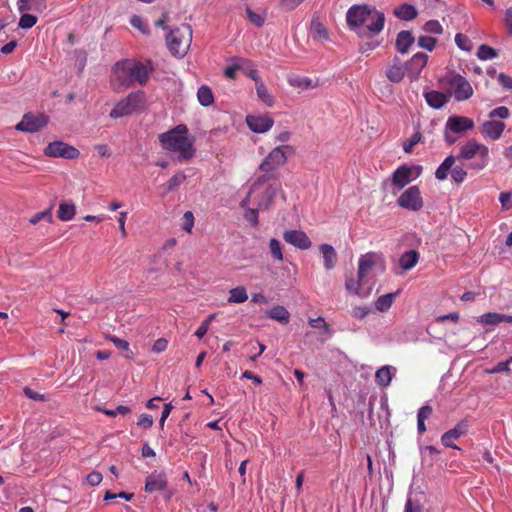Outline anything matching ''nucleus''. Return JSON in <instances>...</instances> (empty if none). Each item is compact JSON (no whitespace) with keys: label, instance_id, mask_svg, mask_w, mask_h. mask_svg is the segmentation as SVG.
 <instances>
[{"label":"nucleus","instance_id":"obj_1","mask_svg":"<svg viewBox=\"0 0 512 512\" xmlns=\"http://www.w3.org/2000/svg\"><path fill=\"white\" fill-rule=\"evenodd\" d=\"M386 268L385 258L382 253L368 252L360 256L356 277H349L345 281V288L349 294L360 298H367L374 285L372 272L378 270L384 272Z\"/></svg>","mask_w":512,"mask_h":512},{"label":"nucleus","instance_id":"obj_2","mask_svg":"<svg viewBox=\"0 0 512 512\" xmlns=\"http://www.w3.org/2000/svg\"><path fill=\"white\" fill-rule=\"evenodd\" d=\"M158 139L162 149L178 162H188L195 156L194 138L189 136V130L184 124L159 134Z\"/></svg>","mask_w":512,"mask_h":512},{"label":"nucleus","instance_id":"obj_3","mask_svg":"<svg viewBox=\"0 0 512 512\" xmlns=\"http://www.w3.org/2000/svg\"><path fill=\"white\" fill-rule=\"evenodd\" d=\"M153 71L152 65L134 59H125L115 63L112 69V83L116 89H126L135 83L145 85Z\"/></svg>","mask_w":512,"mask_h":512},{"label":"nucleus","instance_id":"obj_4","mask_svg":"<svg viewBox=\"0 0 512 512\" xmlns=\"http://www.w3.org/2000/svg\"><path fill=\"white\" fill-rule=\"evenodd\" d=\"M292 154H294V148L291 145H280L271 150L259 167L265 174L253 184L250 193H255L264 183L268 182L273 177L272 172L283 166Z\"/></svg>","mask_w":512,"mask_h":512},{"label":"nucleus","instance_id":"obj_5","mask_svg":"<svg viewBox=\"0 0 512 512\" xmlns=\"http://www.w3.org/2000/svg\"><path fill=\"white\" fill-rule=\"evenodd\" d=\"M477 157V160L469 165L470 169L480 171L484 169L489 160V149L484 144L479 143L475 139L468 140L460 148L458 158L462 160H470Z\"/></svg>","mask_w":512,"mask_h":512},{"label":"nucleus","instance_id":"obj_6","mask_svg":"<svg viewBox=\"0 0 512 512\" xmlns=\"http://www.w3.org/2000/svg\"><path fill=\"white\" fill-rule=\"evenodd\" d=\"M192 42V28L188 24L173 29L167 36V45L172 54L183 57Z\"/></svg>","mask_w":512,"mask_h":512},{"label":"nucleus","instance_id":"obj_7","mask_svg":"<svg viewBox=\"0 0 512 512\" xmlns=\"http://www.w3.org/2000/svg\"><path fill=\"white\" fill-rule=\"evenodd\" d=\"M145 102L144 93L141 91L132 92L124 99L120 100L110 112L113 119L129 116L140 110Z\"/></svg>","mask_w":512,"mask_h":512},{"label":"nucleus","instance_id":"obj_8","mask_svg":"<svg viewBox=\"0 0 512 512\" xmlns=\"http://www.w3.org/2000/svg\"><path fill=\"white\" fill-rule=\"evenodd\" d=\"M420 166H399L392 174L391 182L397 190L403 189L406 185L417 179L421 174Z\"/></svg>","mask_w":512,"mask_h":512},{"label":"nucleus","instance_id":"obj_9","mask_svg":"<svg viewBox=\"0 0 512 512\" xmlns=\"http://www.w3.org/2000/svg\"><path fill=\"white\" fill-rule=\"evenodd\" d=\"M374 9L375 8L370 7L367 4L353 5L348 9L346 14L348 26L352 30L360 28L366 21H369Z\"/></svg>","mask_w":512,"mask_h":512},{"label":"nucleus","instance_id":"obj_10","mask_svg":"<svg viewBox=\"0 0 512 512\" xmlns=\"http://www.w3.org/2000/svg\"><path fill=\"white\" fill-rule=\"evenodd\" d=\"M397 204L410 211H419L424 202L418 186H411L406 189L397 199Z\"/></svg>","mask_w":512,"mask_h":512},{"label":"nucleus","instance_id":"obj_11","mask_svg":"<svg viewBox=\"0 0 512 512\" xmlns=\"http://www.w3.org/2000/svg\"><path fill=\"white\" fill-rule=\"evenodd\" d=\"M44 154L48 157H62L66 159H75L80 152L75 147L68 145L62 141L49 143L44 150Z\"/></svg>","mask_w":512,"mask_h":512},{"label":"nucleus","instance_id":"obj_12","mask_svg":"<svg viewBox=\"0 0 512 512\" xmlns=\"http://www.w3.org/2000/svg\"><path fill=\"white\" fill-rule=\"evenodd\" d=\"M47 117L43 114L27 113L16 125V129L24 132L34 133L42 129L47 124Z\"/></svg>","mask_w":512,"mask_h":512},{"label":"nucleus","instance_id":"obj_13","mask_svg":"<svg viewBox=\"0 0 512 512\" xmlns=\"http://www.w3.org/2000/svg\"><path fill=\"white\" fill-rule=\"evenodd\" d=\"M450 86L456 100L464 101L473 94V89L468 80L460 74L453 75L450 80Z\"/></svg>","mask_w":512,"mask_h":512},{"label":"nucleus","instance_id":"obj_14","mask_svg":"<svg viewBox=\"0 0 512 512\" xmlns=\"http://www.w3.org/2000/svg\"><path fill=\"white\" fill-rule=\"evenodd\" d=\"M167 487V474L164 471H154L146 477L144 491L146 493L164 492Z\"/></svg>","mask_w":512,"mask_h":512},{"label":"nucleus","instance_id":"obj_15","mask_svg":"<svg viewBox=\"0 0 512 512\" xmlns=\"http://www.w3.org/2000/svg\"><path fill=\"white\" fill-rule=\"evenodd\" d=\"M246 124L254 133H266L274 125V120L268 115H248L246 116Z\"/></svg>","mask_w":512,"mask_h":512},{"label":"nucleus","instance_id":"obj_16","mask_svg":"<svg viewBox=\"0 0 512 512\" xmlns=\"http://www.w3.org/2000/svg\"><path fill=\"white\" fill-rule=\"evenodd\" d=\"M283 239L288 244L301 249L307 250L312 246V242L304 231L301 230H285Z\"/></svg>","mask_w":512,"mask_h":512},{"label":"nucleus","instance_id":"obj_17","mask_svg":"<svg viewBox=\"0 0 512 512\" xmlns=\"http://www.w3.org/2000/svg\"><path fill=\"white\" fill-rule=\"evenodd\" d=\"M445 128L454 134H460L472 130L474 121L465 116H451L447 119Z\"/></svg>","mask_w":512,"mask_h":512},{"label":"nucleus","instance_id":"obj_18","mask_svg":"<svg viewBox=\"0 0 512 512\" xmlns=\"http://www.w3.org/2000/svg\"><path fill=\"white\" fill-rule=\"evenodd\" d=\"M428 61V55L422 52L416 53L406 63V71L408 72L409 78L414 81L418 79L421 71L426 66Z\"/></svg>","mask_w":512,"mask_h":512},{"label":"nucleus","instance_id":"obj_19","mask_svg":"<svg viewBox=\"0 0 512 512\" xmlns=\"http://www.w3.org/2000/svg\"><path fill=\"white\" fill-rule=\"evenodd\" d=\"M468 421L467 420H461L454 428L450 429L449 431L445 432L441 436V442L445 447H451L454 449H459L457 445H455L452 441L453 439H458L461 436L465 435L468 431Z\"/></svg>","mask_w":512,"mask_h":512},{"label":"nucleus","instance_id":"obj_20","mask_svg":"<svg viewBox=\"0 0 512 512\" xmlns=\"http://www.w3.org/2000/svg\"><path fill=\"white\" fill-rule=\"evenodd\" d=\"M505 127V124L501 121L488 120L481 125V132L486 138L498 140L502 136Z\"/></svg>","mask_w":512,"mask_h":512},{"label":"nucleus","instance_id":"obj_21","mask_svg":"<svg viewBox=\"0 0 512 512\" xmlns=\"http://www.w3.org/2000/svg\"><path fill=\"white\" fill-rule=\"evenodd\" d=\"M406 72V67L402 64L398 57H394L388 64L386 69V77L393 83H399L403 80Z\"/></svg>","mask_w":512,"mask_h":512},{"label":"nucleus","instance_id":"obj_22","mask_svg":"<svg viewBox=\"0 0 512 512\" xmlns=\"http://www.w3.org/2000/svg\"><path fill=\"white\" fill-rule=\"evenodd\" d=\"M477 323L483 325L495 326L502 322H512V315H506L496 312L485 313L477 318Z\"/></svg>","mask_w":512,"mask_h":512},{"label":"nucleus","instance_id":"obj_23","mask_svg":"<svg viewBox=\"0 0 512 512\" xmlns=\"http://www.w3.org/2000/svg\"><path fill=\"white\" fill-rule=\"evenodd\" d=\"M319 251L322 254L324 267L326 270H332L337 264V253L334 247L330 244H321Z\"/></svg>","mask_w":512,"mask_h":512},{"label":"nucleus","instance_id":"obj_24","mask_svg":"<svg viewBox=\"0 0 512 512\" xmlns=\"http://www.w3.org/2000/svg\"><path fill=\"white\" fill-rule=\"evenodd\" d=\"M414 42L415 38L410 31H400L396 38V49L401 54H406Z\"/></svg>","mask_w":512,"mask_h":512},{"label":"nucleus","instance_id":"obj_25","mask_svg":"<svg viewBox=\"0 0 512 512\" xmlns=\"http://www.w3.org/2000/svg\"><path fill=\"white\" fill-rule=\"evenodd\" d=\"M310 35L316 41L329 40V33L327 28L318 19H313L311 21Z\"/></svg>","mask_w":512,"mask_h":512},{"label":"nucleus","instance_id":"obj_26","mask_svg":"<svg viewBox=\"0 0 512 512\" xmlns=\"http://www.w3.org/2000/svg\"><path fill=\"white\" fill-rule=\"evenodd\" d=\"M427 104L434 108L440 109L442 108L448 101L447 96L438 91H429L424 94Z\"/></svg>","mask_w":512,"mask_h":512},{"label":"nucleus","instance_id":"obj_27","mask_svg":"<svg viewBox=\"0 0 512 512\" xmlns=\"http://www.w3.org/2000/svg\"><path fill=\"white\" fill-rule=\"evenodd\" d=\"M76 214V206L71 201H62L59 204L57 217L61 221H70Z\"/></svg>","mask_w":512,"mask_h":512},{"label":"nucleus","instance_id":"obj_28","mask_svg":"<svg viewBox=\"0 0 512 512\" xmlns=\"http://www.w3.org/2000/svg\"><path fill=\"white\" fill-rule=\"evenodd\" d=\"M370 23L367 25V29L372 34H378L383 30L385 16L383 12L374 9L370 17Z\"/></svg>","mask_w":512,"mask_h":512},{"label":"nucleus","instance_id":"obj_29","mask_svg":"<svg viewBox=\"0 0 512 512\" xmlns=\"http://www.w3.org/2000/svg\"><path fill=\"white\" fill-rule=\"evenodd\" d=\"M278 190V187L276 185L270 184L268 185L264 192L261 200L258 202V209L259 210H266L270 207V205L273 202V199L276 195V192Z\"/></svg>","mask_w":512,"mask_h":512},{"label":"nucleus","instance_id":"obj_30","mask_svg":"<svg viewBox=\"0 0 512 512\" xmlns=\"http://www.w3.org/2000/svg\"><path fill=\"white\" fill-rule=\"evenodd\" d=\"M419 259V255L415 250H409L404 252L399 258V265L404 270H410L413 268Z\"/></svg>","mask_w":512,"mask_h":512},{"label":"nucleus","instance_id":"obj_31","mask_svg":"<svg viewBox=\"0 0 512 512\" xmlns=\"http://www.w3.org/2000/svg\"><path fill=\"white\" fill-rule=\"evenodd\" d=\"M266 315L273 320L280 323L287 324L289 322L290 314L288 310L281 305H276L266 312Z\"/></svg>","mask_w":512,"mask_h":512},{"label":"nucleus","instance_id":"obj_32","mask_svg":"<svg viewBox=\"0 0 512 512\" xmlns=\"http://www.w3.org/2000/svg\"><path fill=\"white\" fill-rule=\"evenodd\" d=\"M455 164V157L450 155L444 159V161L440 164L435 172V177L439 181H444L447 179L449 172L453 165Z\"/></svg>","mask_w":512,"mask_h":512},{"label":"nucleus","instance_id":"obj_33","mask_svg":"<svg viewBox=\"0 0 512 512\" xmlns=\"http://www.w3.org/2000/svg\"><path fill=\"white\" fill-rule=\"evenodd\" d=\"M417 10L413 5L402 4L394 10V15L405 21L413 20L417 17Z\"/></svg>","mask_w":512,"mask_h":512},{"label":"nucleus","instance_id":"obj_34","mask_svg":"<svg viewBox=\"0 0 512 512\" xmlns=\"http://www.w3.org/2000/svg\"><path fill=\"white\" fill-rule=\"evenodd\" d=\"M248 299V293L244 286H237L230 289L228 303L240 304L244 303Z\"/></svg>","mask_w":512,"mask_h":512},{"label":"nucleus","instance_id":"obj_35","mask_svg":"<svg viewBox=\"0 0 512 512\" xmlns=\"http://www.w3.org/2000/svg\"><path fill=\"white\" fill-rule=\"evenodd\" d=\"M256 93L258 98L268 107H272L275 103L274 96L269 92L263 82L256 84Z\"/></svg>","mask_w":512,"mask_h":512},{"label":"nucleus","instance_id":"obj_36","mask_svg":"<svg viewBox=\"0 0 512 512\" xmlns=\"http://www.w3.org/2000/svg\"><path fill=\"white\" fill-rule=\"evenodd\" d=\"M393 374L390 366H383L375 373V380L378 385L386 387L390 384Z\"/></svg>","mask_w":512,"mask_h":512},{"label":"nucleus","instance_id":"obj_37","mask_svg":"<svg viewBox=\"0 0 512 512\" xmlns=\"http://www.w3.org/2000/svg\"><path fill=\"white\" fill-rule=\"evenodd\" d=\"M395 296V293H388L378 297L375 301V308L379 312H386L392 306Z\"/></svg>","mask_w":512,"mask_h":512},{"label":"nucleus","instance_id":"obj_38","mask_svg":"<svg viewBox=\"0 0 512 512\" xmlns=\"http://www.w3.org/2000/svg\"><path fill=\"white\" fill-rule=\"evenodd\" d=\"M197 98L199 103L205 107L210 106L214 102L212 90L206 85L198 89Z\"/></svg>","mask_w":512,"mask_h":512},{"label":"nucleus","instance_id":"obj_39","mask_svg":"<svg viewBox=\"0 0 512 512\" xmlns=\"http://www.w3.org/2000/svg\"><path fill=\"white\" fill-rule=\"evenodd\" d=\"M186 179V175L183 172H178L173 175L165 185H163L164 194H167L177 189L180 184Z\"/></svg>","mask_w":512,"mask_h":512},{"label":"nucleus","instance_id":"obj_40","mask_svg":"<svg viewBox=\"0 0 512 512\" xmlns=\"http://www.w3.org/2000/svg\"><path fill=\"white\" fill-rule=\"evenodd\" d=\"M497 56H498L497 51L494 48H492L486 44H482L478 48L477 57L480 60H489V59L496 58Z\"/></svg>","mask_w":512,"mask_h":512},{"label":"nucleus","instance_id":"obj_41","mask_svg":"<svg viewBox=\"0 0 512 512\" xmlns=\"http://www.w3.org/2000/svg\"><path fill=\"white\" fill-rule=\"evenodd\" d=\"M269 250L272 257L277 261H283L282 245L279 240L272 238L269 241Z\"/></svg>","mask_w":512,"mask_h":512},{"label":"nucleus","instance_id":"obj_42","mask_svg":"<svg viewBox=\"0 0 512 512\" xmlns=\"http://www.w3.org/2000/svg\"><path fill=\"white\" fill-rule=\"evenodd\" d=\"M22 15L19 19L18 26L21 29H30L37 23V17L28 14L27 12H21Z\"/></svg>","mask_w":512,"mask_h":512},{"label":"nucleus","instance_id":"obj_43","mask_svg":"<svg viewBox=\"0 0 512 512\" xmlns=\"http://www.w3.org/2000/svg\"><path fill=\"white\" fill-rule=\"evenodd\" d=\"M246 14L249 21L254 24L256 27H261L265 22V15L261 13H257L253 11L251 8H246Z\"/></svg>","mask_w":512,"mask_h":512},{"label":"nucleus","instance_id":"obj_44","mask_svg":"<svg viewBox=\"0 0 512 512\" xmlns=\"http://www.w3.org/2000/svg\"><path fill=\"white\" fill-rule=\"evenodd\" d=\"M41 220H46L48 223H52L53 222V216H52V208H48L42 212H38L36 213L35 215H33L29 222L31 224H37L39 221Z\"/></svg>","mask_w":512,"mask_h":512},{"label":"nucleus","instance_id":"obj_45","mask_svg":"<svg viewBox=\"0 0 512 512\" xmlns=\"http://www.w3.org/2000/svg\"><path fill=\"white\" fill-rule=\"evenodd\" d=\"M110 341L118 348V349H121L123 351L126 352V354L124 355L125 358L127 359H131L132 356H133V353L131 352L130 350V347H129V343L124 340V339H120L118 337H115V336H112L110 337Z\"/></svg>","mask_w":512,"mask_h":512},{"label":"nucleus","instance_id":"obj_46","mask_svg":"<svg viewBox=\"0 0 512 512\" xmlns=\"http://www.w3.org/2000/svg\"><path fill=\"white\" fill-rule=\"evenodd\" d=\"M436 43V38L430 36H420L417 41V44L420 48L426 49L428 51H433Z\"/></svg>","mask_w":512,"mask_h":512},{"label":"nucleus","instance_id":"obj_47","mask_svg":"<svg viewBox=\"0 0 512 512\" xmlns=\"http://www.w3.org/2000/svg\"><path fill=\"white\" fill-rule=\"evenodd\" d=\"M455 43L461 50L471 51L472 49V43L470 39L462 33H457L455 35Z\"/></svg>","mask_w":512,"mask_h":512},{"label":"nucleus","instance_id":"obj_48","mask_svg":"<svg viewBox=\"0 0 512 512\" xmlns=\"http://www.w3.org/2000/svg\"><path fill=\"white\" fill-rule=\"evenodd\" d=\"M423 30L432 34H442L443 27L438 20H429L423 26Z\"/></svg>","mask_w":512,"mask_h":512},{"label":"nucleus","instance_id":"obj_49","mask_svg":"<svg viewBox=\"0 0 512 512\" xmlns=\"http://www.w3.org/2000/svg\"><path fill=\"white\" fill-rule=\"evenodd\" d=\"M422 139V135L419 131H416L411 137L410 139H408L407 141H405L403 143V149L406 153H411L412 150H413V147L418 144Z\"/></svg>","mask_w":512,"mask_h":512},{"label":"nucleus","instance_id":"obj_50","mask_svg":"<svg viewBox=\"0 0 512 512\" xmlns=\"http://www.w3.org/2000/svg\"><path fill=\"white\" fill-rule=\"evenodd\" d=\"M289 84L291 86L299 87L302 89H310V88L314 87L313 82L310 78H301V77L293 78V79L289 80Z\"/></svg>","mask_w":512,"mask_h":512},{"label":"nucleus","instance_id":"obj_51","mask_svg":"<svg viewBox=\"0 0 512 512\" xmlns=\"http://www.w3.org/2000/svg\"><path fill=\"white\" fill-rule=\"evenodd\" d=\"M467 172L462 166H454L451 169V177L456 183H462L466 179Z\"/></svg>","mask_w":512,"mask_h":512},{"label":"nucleus","instance_id":"obj_52","mask_svg":"<svg viewBox=\"0 0 512 512\" xmlns=\"http://www.w3.org/2000/svg\"><path fill=\"white\" fill-rule=\"evenodd\" d=\"M510 117V111L505 106H499L489 113V118L494 120V118L507 119Z\"/></svg>","mask_w":512,"mask_h":512},{"label":"nucleus","instance_id":"obj_53","mask_svg":"<svg viewBox=\"0 0 512 512\" xmlns=\"http://www.w3.org/2000/svg\"><path fill=\"white\" fill-rule=\"evenodd\" d=\"M101 411L107 416L115 417L118 414L126 415L130 413L131 410L127 406L119 405L116 409H101Z\"/></svg>","mask_w":512,"mask_h":512},{"label":"nucleus","instance_id":"obj_54","mask_svg":"<svg viewBox=\"0 0 512 512\" xmlns=\"http://www.w3.org/2000/svg\"><path fill=\"white\" fill-rule=\"evenodd\" d=\"M371 312V309L366 306H356L352 309V316L356 319L362 320L364 319L369 313Z\"/></svg>","mask_w":512,"mask_h":512},{"label":"nucleus","instance_id":"obj_55","mask_svg":"<svg viewBox=\"0 0 512 512\" xmlns=\"http://www.w3.org/2000/svg\"><path fill=\"white\" fill-rule=\"evenodd\" d=\"M183 230L190 233L194 226V215L191 211H186L183 215Z\"/></svg>","mask_w":512,"mask_h":512},{"label":"nucleus","instance_id":"obj_56","mask_svg":"<svg viewBox=\"0 0 512 512\" xmlns=\"http://www.w3.org/2000/svg\"><path fill=\"white\" fill-rule=\"evenodd\" d=\"M258 208L257 209H252V208H248L245 213H244V217L245 219L253 226V227H257L258 226Z\"/></svg>","mask_w":512,"mask_h":512},{"label":"nucleus","instance_id":"obj_57","mask_svg":"<svg viewBox=\"0 0 512 512\" xmlns=\"http://www.w3.org/2000/svg\"><path fill=\"white\" fill-rule=\"evenodd\" d=\"M503 210H509L512 208V192H502L499 196Z\"/></svg>","mask_w":512,"mask_h":512},{"label":"nucleus","instance_id":"obj_58","mask_svg":"<svg viewBox=\"0 0 512 512\" xmlns=\"http://www.w3.org/2000/svg\"><path fill=\"white\" fill-rule=\"evenodd\" d=\"M130 24L140 30L142 33L146 34L148 32L147 27L143 21V19L138 15H133L130 19Z\"/></svg>","mask_w":512,"mask_h":512},{"label":"nucleus","instance_id":"obj_59","mask_svg":"<svg viewBox=\"0 0 512 512\" xmlns=\"http://www.w3.org/2000/svg\"><path fill=\"white\" fill-rule=\"evenodd\" d=\"M512 362V357L506 361L497 363L493 368L489 369L487 372L490 374L506 372L509 370V364Z\"/></svg>","mask_w":512,"mask_h":512},{"label":"nucleus","instance_id":"obj_60","mask_svg":"<svg viewBox=\"0 0 512 512\" xmlns=\"http://www.w3.org/2000/svg\"><path fill=\"white\" fill-rule=\"evenodd\" d=\"M309 325H310V327L315 328V329H324L326 331L329 330V325L326 323V321L323 317L310 319Z\"/></svg>","mask_w":512,"mask_h":512},{"label":"nucleus","instance_id":"obj_61","mask_svg":"<svg viewBox=\"0 0 512 512\" xmlns=\"http://www.w3.org/2000/svg\"><path fill=\"white\" fill-rule=\"evenodd\" d=\"M103 477L100 472L93 471L90 474L87 475L86 481L91 486H97L101 483Z\"/></svg>","mask_w":512,"mask_h":512},{"label":"nucleus","instance_id":"obj_62","mask_svg":"<svg viewBox=\"0 0 512 512\" xmlns=\"http://www.w3.org/2000/svg\"><path fill=\"white\" fill-rule=\"evenodd\" d=\"M432 414V407L429 405L422 406L417 413V420H423L425 421L428 419Z\"/></svg>","mask_w":512,"mask_h":512},{"label":"nucleus","instance_id":"obj_63","mask_svg":"<svg viewBox=\"0 0 512 512\" xmlns=\"http://www.w3.org/2000/svg\"><path fill=\"white\" fill-rule=\"evenodd\" d=\"M404 512H422V507L408 498L404 506Z\"/></svg>","mask_w":512,"mask_h":512},{"label":"nucleus","instance_id":"obj_64","mask_svg":"<svg viewBox=\"0 0 512 512\" xmlns=\"http://www.w3.org/2000/svg\"><path fill=\"white\" fill-rule=\"evenodd\" d=\"M498 82L506 89H512V77L504 74V73H500L498 75Z\"/></svg>","mask_w":512,"mask_h":512}]
</instances>
